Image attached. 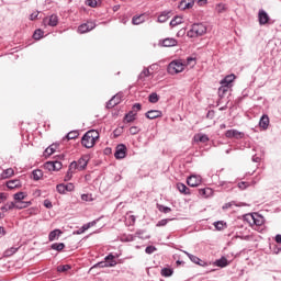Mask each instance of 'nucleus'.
Listing matches in <instances>:
<instances>
[{
	"label": "nucleus",
	"mask_w": 281,
	"mask_h": 281,
	"mask_svg": "<svg viewBox=\"0 0 281 281\" xmlns=\"http://www.w3.org/2000/svg\"><path fill=\"white\" fill-rule=\"evenodd\" d=\"M135 117H136L135 111H130V113H127L125 115V121L126 122H134Z\"/></svg>",
	"instance_id": "35"
},
{
	"label": "nucleus",
	"mask_w": 281,
	"mask_h": 281,
	"mask_svg": "<svg viewBox=\"0 0 281 281\" xmlns=\"http://www.w3.org/2000/svg\"><path fill=\"white\" fill-rule=\"evenodd\" d=\"M184 254H187V256L196 265H201V258H199V256H194V254H190L189 251H184Z\"/></svg>",
	"instance_id": "34"
},
{
	"label": "nucleus",
	"mask_w": 281,
	"mask_h": 281,
	"mask_svg": "<svg viewBox=\"0 0 281 281\" xmlns=\"http://www.w3.org/2000/svg\"><path fill=\"white\" fill-rule=\"evenodd\" d=\"M8 195L5 194V192H0V203H3L4 201H7Z\"/></svg>",
	"instance_id": "56"
},
{
	"label": "nucleus",
	"mask_w": 281,
	"mask_h": 281,
	"mask_svg": "<svg viewBox=\"0 0 281 281\" xmlns=\"http://www.w3.org/2000/svg\"><path fill=\"white\" fill-rule=\"evenodd\" d=\"M44 205H45V207H48V209L53 207V203H52V201H49V199L44 200Z\"/></svg>",
	"instance_id": "59"
},
{
	"label": "nucleus",
	"mask_w": 281,
	"mask_h": 281,
	"mask_svg": "<svg viewBox=\"0 0 281 281\" xmlns=\"http://www.w3.org/2000/svg\"><path fill=\"white\" fill-rule=\"evenodd\" d=\"M186 65L181 60H172L168 67V71L171 75L181 74L184 71Z\"/></svg>",
	"instance_id": "4"
},
{
	"label": "nucleus",
	"mask_w": 281,
	"mask_h": 281,
	"mask_svg": "<svg viewBox=\"0 0 281 281\" xmlns=\"http://www.w3.org/2000/svg\"><path fill=\"white\" fill-rule=\"evenodd\" d=\"M60 234H63L61 229H53L49 233L48 238L49 240H56L57 238H59Z\"/></svg>",
	"instance_id": "21"
},
{
	"label": "nucleus",
	"mask_w": 281,
	"mask_h": 281,
	"mask_svg": "<svg viewBox=\"0 0 281 281\" xmlns=\"http://www.w3.org/2000/svg\"><path fill=\"white\" fill-rule=\"evenodd\" d=\"M31 204H32L31 201H24V199H21L20 203H14V207L16 210H23L25 207H29V205Z\"/></svg>",
	"instance_id": "19"
},
{
	"label": "nucleus",
	"mask_w": 281,
	"mask_h": 281,
	"mask_svg": "<svg viewBox=\"0 0 281 281\" xmlns=\"http://www.w3.org/2000/svg\"><path fill=\"white\" fill-rule=\"evenodd\" d=\"M14 169L13 168H7V170H3L1 177L2 179H8L9 177H13Z\"/></svg>",
	"instance_id": "28"
},
{
	"label": "nucleus",
	"mask_w": 281,
	"mask_h": 281,
	"mask_svg": "<svg viewBox=\"0 0 281 281\" xmlns=\"http://www.w3.org/2000/svg\"><path fill=\"white\" fill-rule=\"evenodd\" d=\"M276 241H277V243H281V234H277V236H276Z\"/></svg>",
	"instance_id": "64"
},
{
	"label": "nucleus",
	"mask_w": 281,
	"mask_h": 281,
	"mask_svg": "<svg viewBox=\"0 0 281 281\" xmlns=\"http://www.w3.org/2000/svg\"><path fill=\"white\" fill-rule=\"evenodd\" d=\"M21 186L19 179H13L12 181L7 182V187L10 189L19 188Z\"/></svg>",
	"instance_id": "33"
},
{
	"label": "nucleus",
	"mask_w": 281,
	"mask_h": 281,
	"mask_svg": "<svg viewBox=\"0 0 281 281\" xmlns=\"http://www.w3.org/2000/svg\"><path fill=\"white\" fill-rule=\"evenodd\" d=\"M38 16V12H33L30 16L31 21H34L35 19H37Z\"/></svg>",
	"instance_id": "63"
},
{
	"label": "nucleus",
	"mask_w": 281,
	"mask_h": 281,
	"mask_svg": "<svg viewBox=\"0 0 281 281\" xmlns=\"http://www.w3.org/2000/svg\"><path fill=\"white\" fill-rule=\"evenodd\" d=\"M177 188L183 194H190V188H188V186H186V183H177Z\"/></svg>",
	"instance_id": "26"
},
{
	"label": "nucleus",
	"mask_w": 281,
	"mask_h": 281,
	"mask_svg": "<svg viewBox=\"0 0 281 281\" xmlns=\"http://www.w3.org/2000/svg\"><path fill=\"white\" fill-rule=\"evenodd\" d=\"M156 250L157 247H155V245H148V247H146V254H154Z\"/></svg>",
	"instance_id": "48"
},
{
	"label": "nucleus",
	"mask_w": 281,
	"mask_h": 281,
	"mask_svg": "<svg viewBox=\"0 0 281 281\" xmlns=\"http://www.w3.org/2000/svg\"><path fill=\"white\" fill-rule=\"evenodd\" d=\"M148 76H150L149 69H144V70L142 71V74H140V78L148 77Z\"/></svg>",
	"instance_id": "57"
},
{
	"label": "nucleus",
	"mask_w": 281,
	"mask_h": 281,
	"mask_svg": "<svg viewBox=\"0 0 281 281\" xmlns=\"http://www.w3.org/2000/svg\"><path fill=\"white\" fill-rule=\"evenodd\" d=\"M183 65H184V67L187 65L188 67L193 68L196 65V60H195V58L190 57V58H187V63H183Z\"/></svg>",
	"instance_id": "38"
},
{
	"label": "nucleus",
	"mask_w": 281,
	"mask_h": 281,
	"mask_svg": "<svg viewBox=\"0 0 281 281\" xmlns=\"http://www.w3.org/2000/svg\"><path fill=\"white\" fill-rule=\"evenodd\" d=\"M194 5V0H183L180 1V10H190Z\"/></svg>",
	"instance_id": "13"
},
{
	"label": "nucleus",
	"mask_w": 281,
	"mask_h": 281,
	"mask_svg": "<svg viewBox=\"0 0 281 281\" xmlns=\"http://www.w3.org/2000/svg\"><path fill=\"white\" fill-rule=\"evenodd\" d=\"M43 177L42 170H33V179L38 180Z\"/></svg>",
	"instance_id": "44"
},
{
	"label": "nucleus",
	"mask_w": 281,
	"mask_h": 281,
	"mask_svg": "<svg viewBox=\"0 0 281 281\" xmlns=\"http://www.w3.org/2000/svg\"><path fill=\"white\" fill-rule=\"evenodd\" d=\"M87 5L90 8H97L98 1L97 0H87Z\"/></svg>",
	"instance_id": "51"
},
{
	"label": "nucleus",
	"mask_w": 281,
	"mask_h": 281,
	"mask_svg": "<svg viewBox=\"0 0 281 281\" xmlns=\"http://www.w3.org/2000/svg\"><path fill=\"white\" fill-rule=\"evenodd\" d=\"M181 23H183L182 16H175L171 20L170 25H171V27H176L177 25H181Z\"/></svg>",
	"instance_id": "29"
},
{
	"label": "nucleus",
	"mask_w": 281,
	"mask_h": 281,
	"mask_svg": "<svg viewBox=\"0 0 281 281\" xmlns=\"http://www.w3.org/2000/svg\"><path fill=\"white\" fill-rule=\"evenodd\" d=\"M72 190H75L74 183H67V184H66V192H67V191H68V192H71Z\"/></svg>",
	"instance_id": "58"
},
{
	"label": "nucleus",
	"mask_w": 281,
	"mask_h": 281,
	"mask_svg": "<svg viewBox=\"0 0 281 281\" xmlns=\"http://www.w3.org/2000/svg\"><path fill=\"white\" fill-rule=\"evenodd\" d=\"M63 168L61 161H54V170H60Z\"/></svg>",
	"instance_id": "54"
},
{
	"label": "nucleus",
	"mask_w": 281,
	"mask_h": 281,
	"mask_svg": "<svg viewBox=\"0 0 281 281\" xmlns=\"http://www.w3.org/2000/svg\"><path fill=\"white\" fill-rule=\"evenodd\" d=\"M125 155H126L125 144H119V146H116V150H115L116 159H124Z\"/></svg>",
	"instance_id": "8"
},
{
	"label": "nucleus",
	"mask_w": 281,
	"mask_h": 281,
	"mask_svg": "<svg viewBox=\"0 0 281 281\" xmlns=\"http://www.w3.org/2000/svg\"><path fill=\"white\" fill-rule=\"evenodd\" d=\"M115 265H117L115 257L113 256V254H109V256H105V260H102L101 262H97L95 265H93L90 271H92V269H94L95 267H115Z\"/></svg>",
	"instance_id": "3"
},
{
	"label": "nucleus",
	"mask_w": 281,
	"mask_h": 281,
	"mask_svg": "<svg viewBox=\"0 0 281 281\" xmlns=\"http://www.w3.org/2000/svg\"><path fill=\"white\" fill-rule=\"evenodd\" d=\"M44 23H48L52 27L58 25V16L56 14H52L49 19H44Z\"/></svg>",
	"instance_id": "17"
},
{
	"label": "nucleus",
	"mask_w": 281,
	"mask_h": 281,
	"mask_svg": "<svg viewBox=\"0 0 281 281\" xmlns=\"http://www.w3.org/2000/svg\"><path fill=\"white\" fill-rule=\"evenodd\" d=\"M227 10L226 3H217V5H215V12H217V14H224Z\"/></svg>",
	"instance_id": "20"
},
{
	"label": "nucleus",
	"mask_w": 281,
	"mask_h": 281,
	"mask_svg": "<svg viewBox=\"0 0 281 281\" xmlns=\"http://www.w3.org/2000/svg\"><path fill=\"white\" fill-rule=\"evenodd\" d=\"M187 183L192 188H196V186H201L202 177L199 175H191L190 177H188Z\"/></svg>",
	"instance_id": "6"
},
{
	"label": "nucleus",
	"mask_w": 281,
	"mask_h": 281,
	"mask_svg": "<svg viewBox=\"0 0 281 281\" xmlns=\"http://www.w3.org/2000/svg\"><path fill=\"white\" fill-rule=\"evenodd\" d=\"M69 269H71V265H59L57 267V271H68Z\"/></svg>",
	"instance_id": "45"
},
{
	"label": "nucleus",
	"mask_w": 281,
	"mask_h": 281,
	"mask_svg": "<svg viewBox=\"0 0 281 281\" xmlns=\"http://www.w3.org/2000/svg\"><path fill=\"white\" fill-rule=\"evenodd\" d=\"M235 78H236L235 74L225 76L224 82H225L226 91H228V89L232 87V83L234 82Z\"/></svg>",
	"instance_id": "16"
},
{
	"label": "nucleus",
	"mask_w": 281,
	"mask_h": 281,
	"mask_svg": "<svg viewBox=\"0 0 281 281\" xmlns=\"http://www.w3.org/2000/svg\"><path fill=\"white\" fill-rule=\"evenodd\" d=\"M210 137H207V135L203 134V133H198L195 136H194V140L195 142H202V143H205V142H209Z\"/></svg>",
	"instance_id": "23"
},
{
	"label": "nucleus",
	"mask_w": 281,
	"mask_h": 281,
	"mask_svg": "<svg viewBox=\"0 0 281 281\" xmlns=\"http://www.w3.org/2000/svg\"><path fill=\"white\" fill-rule=\"evenodd\" d=\"M270 124V117L269 115H262L259 121V126L263 130H267Z\"/></svg>",
	"instance_id": "15"
},
{
	"label": "nucleus",
	"mask_w": 281,
	"mask_h": 281,
	"mask_svg": "<svg viewBox=\"0 0 281 281\" xmlns=\"http://www.w3.org/2000/svg\"><path fill=\"white\" fill-rule=\"evenodd\" d=\"M14 207H15L14 201H10L9 203H5L4 205H2L1 210L2 212H9V210H14Z\"/></svg>",
	"instance_id": "30"
},
{
	"label": "nucleus",
	"mask_w": 281,
	"mask_h": 281,
	"mask_svg": "<svg viewBox=\"0 0 281 281\" xmlns=\"http://www.w3.org/2000/svg\"><path fill=\"white\" fill-rule=\"evenodd\" d=\"M82 201H91V195L90 194H81Z\"/></svg>",
	"instance_id": "60"
},
{
	"label": "nucleus",
	"mask_w": 281,
	"mask_h": 281,
	"mask_svg": "<svg viewBox=\"0 0 281 281\" xmlns=\"http://www.w3.org/2000/svg\"><path fill=\"white\" fill-rule=\"evenodd\" d=\"M52 249H56L57 251H61L65 249V243H53Z\"/></svg>",
	"instance_id": "36"
},
{
	"label": "nucleus",
	"mask_w": 281,
	"mask_h": 281,
	"mask_svg": "<svg viewBox=\"0 0 281 281\" xmlns=\"http://www.w3.org/2000/svg\"><path fill=\"white\" fill-rule=\"evenodd\" d=\"M94 27H95V23L90 21L88 23H83L82 25H80L79 29H78V32L80 34H86L87 32H90L91 30H94Z\"/></svg>",
	"instance_id": "7"
},
{
	"label": "nucleus",
	"mask_w": 281,
	"mask_h": 281,
	"mask_svg": "<svg viewBox=\"0 0 281 281\" xmlns=\"http://www.w3.org/2000/svg\"><path fill=\"white\" fill-rule=\"evenodd\" d=\"M159 210L160 212H165V213L171 212V207H168L167 205H160Z\"/></svg>",
	"instance_id": "53"
},
{
	"label": "nucleus",
	"mask_w": 281,
	"mask_h": 281,
	"mask_svg": "<svg viewBox=\"0 0 281 281\" xmlns=\"http://www.w3.org/2000/svg\"><path fill=\"white\" fill-rule=\"evenodd\" d=\"M100 135L98 133V131H88L82 139H81V144L86 147V148H92L97 142V139H99Z\"/></svg>",
	"instance_id": "2"
},
{
	"label": "nucleus",
	"mask_w": 281,
	"mask_h": 281,
	"mask_svg": "<svg viewBox=\"0 0 281 281\" xmlns=\"http://www.w3.org/2000/svg\"><path fill=\"white\" fill-rule=\"evenodd\" d=\"M215 265H217V267H227L228 260L225 258V256H222V258L215 260Z\"/></svg>",
	"instance_id": "27"
},
{
	"label": "nucleus",
	"mask_w": 281,
	"mask_h": 281,
	"mask_svg": "<svg viewBox=\"0 0 281 281\" xmlns=\"http://www.w3.org/2000/svg\"><path fill=\"white\" fill-rule=\"evenodd\" d=\"M173 271L172 269H169L167 267H165L164 269H161V274L162 276H166V277H169V276H172Z\"/></svg>",
	"instance_id": "41"
},
{
	"label": "nucleus",
	"mask_w": 281,
	"mask_h": 281,
	"mask_svg": "<svg viewBox=\"0 0 281 281\" xmlns=\"http://www.w3.org/2000/svg\"><path fill=\"white\" fill-rule=\"evenodd\" d=\"M214 225L216 229H224L226 223L224 221H215Z\"/></svg>",
	"instance_id": "42"
},
{
	"label": "nucleus",
	"mask_w": 281,
	"mask_h": 281,
	"mask_svg": "<svg viewBox=\"0 0 281 281\" xmlns=\"http://www.w3.org/2000/svg\"><path fill=\"white\" fill-rule=\"evenodd\" d=\"M258 19L260 25H266L269 22L270 16L267 12H265V10H259Z\"/></svg>",
	"instance_id": "12"
},
{
	"label": "nucleus",
	"mask_w": 281,
	"mask_h": 281,
	"mask_svg": "<svg viewBox=\"0 0 281 281\" xmlns=\"http://www.w3.org/2000/svg\"><path fill=\"white\" fill-rule=\"evenodd\" d=\"M218 93L222 98L227 93V87H226L225 78L223 80H221V87L218 89Z\"/></svg>",
	"instance_id": "24"
},
{
	"label": "nucleus",
	"mask_w": 281,
	"mask_h": 281,
	"mask_svg": "<svg viewBox=\"0 0 281 281\" xmlns=\"http://www.w3.org/2000/svg\"><path fill=\"white\" fill-rule=\"evenodd\" d=\"M158 100H159L158 93H150L149 102H153L155 104L156 102H158Z\"/></svg>",
	"instance_id": "43"
},
{
	"label": "nucleus",
	"mask_w": 281,
	"mask_h": 281,
	"mask_svg": "<svg viewBox=\"0 0 281 281\" xmlns=\"http://www.w3.org/2000/svg\"><path fill=\"white\" fill-rule=\"evenodd\" d=\"M50 155H53V149L52 146H48V148L45 149L44 156L50 157Z\"/></svg>",
	"instance_id": "55"
},
{
	"label": "nucleus",
	"mask_w": 281,
	"mask_h": 281,
	"mask_svg": "<svg viewBox=\"0 0 281 281\" xmlns=\"http://www.w3.org/2000/svg\"><path fill=\"white\" fill-rule=\"evenodd\" d=\"M120 102V98L119 95H114L109 102H108V106H115V104H119Z\"/></svg>",
	"instance_id": "37"
},
{
	"label": "nucleus",
	"mask_w": 281,
	"mask_h": 281,
	"mask_svg": "<svg viewBox=\"0 0 281 281\" xmlns=\"http://www.w3.org/2000/svg\"><path fill=\"white\" fill-rule=\"evenodd\" d=\"M168 19H170V12H162V13L158 16V22H159V23H166V21H168Z\"/></svg>",
	"instance_id": "31"
},
{
	"label": "nucleus",
	"mask_w": 281,
	"mask_h": 281,
	"mask_svg": "<svg viewBox=\"0 0 281 281\" xmlns=\"http://www.w3.org/2000/svg\"><path fill=\"white\" fill-rule=\"evenodd\" d=\"M26 193L25 192H15V194H13V203H21L22 199H25Z\"/></svg>",
	"instance_id": "22"
},
{
	"label": "nucleus",
	"mask_w": 281,
	"mask_h": 281,
	"mask_svg": "<svg viewBox=\"0 0 281 281\" xmlns=\"http://www.w3.org/2000/svg\"><path fill=\"white\" fill-rule=\"evenodd\" d=\"M225 135L226 137H235L236 139L244 137V133H241L240 131H237L236 128H231L226 131Z\"/></svg>",
	"instance_id": "11"
},
{
	"label": "nucleus",
	"mask_w": 281,
	"mask_h": 281,
	"mask_svg": "<svg viewBox=\"0 0 281 281\" xmlns=\"http://www.w3.org/2000/svg\"><path fill=\"white\" fill-rule=\"evenodd\" d=\"M207 34V26L204 23H193L191 30L187 32V36L190 38H196L198 36H204Z\"/></svg>",
	"instance_id": "1"
},
{
	"label": "nucleus",
	"mask_w": 281,
	"mask_h": 281,
	"mask_svg": "<svg viewBox=\"0 0 281 281\" xmlns=\"http://www.w3.org/2000/svg\"><path fill=\"white\" fill-rule=\"evenodd\" d=\"M91 225H94V223H88L87 225H83L81 232H86V229H89Z\"/></svg>",
	"instance_id": "62"
},
{
	"label": "nucleus",
	"mask_w": 281,
	"mask_h": 281,
	"mask_svg": "<svg viewBox=\"0 0 281 281\" xmlns=\"http://www.w3.org/2000/svg\"><path fill=\"white\" fill-rule=\"evenodd\" d=\"M200 194H202V196H211L213 194V190L212 188H201Z\"/></svg>",
	"instance_id": "32"
},
{
	"label": "nucleus",
	"mask_w": 281,
	"mask_h": 281,
	"mask_svg": "<svg viewBox=\"0 0 281 281\" xmlns=\"http://www.w3.org/2000/svg\"><path fill=\"white\" fill-rule=\"evenodd\" d=\"M43 30H35L33 38H35V41H40L41 38H43Z\"/></svg>",
	"instance_id": "39"
},
{
	"label": "nucleus",
	"mask_w": 281,
	"mask_h": 281,
	"mask_svg": "<svg viewBox=\"0 0 281 281\" xmlns=\"http://www.w3.org/2000/svg\"><path fill=\"white\" fill-rule=\"evenodd\" d=\"M89 164V155H83V157H80V159L77 162V169L78 170H85Z\"/></svg>",
	"instance_id": "10"
},
{
	"label": "nucleus",
	"mask_w": 281,
	"mask_h": 281,
	"mask_svg": "<svg viewBox=\"0 0 281 281\" xmlns=\"http://www.w3.org/2000/svg\"><path fill=\"white\" fill-rule=\"evenodd\" d=\"M18 251V247H11L10 249H7L4 251L5 256H12L13 254H15Z\"/></svg>",
	"instance_id": "46"
},
{
	"label": "nucleus",
	"mask_w": 281,
	"mask_h": 281,
	"mask_svg": "<svg viewBox=\"0 0 281 281\" xmlns=\"http://www.w3.org/2000/svg\"><path fill=\"white\" fill-rule=\"evenodd\" d=\"M78 169V161H71L69 168H68V172L65 176V181H70L71 177H74V172L75 170Z\"/></svg>",
	"instance_id": "9"
},
{
	"label": "nucleus",
	"mask_w": 281,
	"mask_h": 281,
	"mask_svg": "<svg viewBox=\"0 0 281 281\" xmlns=\"http://www.w3.org/2000/svg\"><path fill=\"white\" fill-rule=\"evenodd\" d=\"M162 116V111L159 110H151V111H147L146 113V117H148L149 120H156V117H161Z\"/></svg>",
	"instance_id": "14"
},
{
	"label": "nucleus",
	"mask_w": 281,
	"mask_h": 281,
	"mask_svg": "<svg viewBox=\"0 0 281 281\" xmlns=\"http://www.w3.org/2000/svg\"><path fill=\"white\" fill-rule=\"evenodd\" d=\"M145 22L144 14H139V16H133L132 23L133 25H140Z\"/></svg>",
	"instance_id": "25"
},
{
	"label": "nucleus",
	"mask_w": 281,
	"mask_h": 281,
	"mask_svg": "<svg viewBox=\"0 0 281 281\" xmlns=\"http://www.w3.org/2000/svg\"><path fill=\"white\" fill-rule=\"evenodd\" d=\"M245 221H247L249 225H262L263 216H261L260 214H246Z\"/></svg>",
	"instance_id": "5"
},
{
	"label": "nucleus",
	"mask_w": 281,
	"mask_h": 281,
	"mask_svg": "<svg viewBox=\"0 0 281 281\" xmlns=\"http://www.w3.org/2000/svg\"><path fill=\"white\" fill-rule=\"evenodd\" d=\"M238 188L245 190L247 188V183L245 181H241L240 183H238Z\"/></svg>",
	"instance_id": "61"
},
{
	"label": "nucleus",
	"mask_w": 281,
	"mask_h": 281,
	"mask_svg": "<svg viewBox=\"0 0 281 281\" xmlns=\"http://www.w3.org/2000/svg\"><path fill=\"white\" fill-rule=\"evenodd\" d=\"M57 192H59V194H66L67 188H66L65 183H59L57 186Z\"/></svg>",
	"instance_id": "40"
},
{
	"label": "nucleus",
	"mask_w": 281,
	"mask_h": 281,
	"mask_svg": "<svg viewBox=\"0 0 281 281\" xmlns=\"http://www.w3.org/2000/svg\"><path fill=\"white\" fill-rule=\"evenodd\" d=\"M169 218H161V221H158L157 227H161L164 225H167Z\"/></svg>",
	"instance_id": "52"
},
{
	"label": "nucleus",
	"mask_w": 281,
	"mask_h": 281,
	"mask_svg": "<svg viewBox=\"0 0 281 281\" xmlns=\"http://www.w3.org/2000/svg\"><path fill=\"white\" fill-rule=\"evenodd\" d=\"M122 240L125 243L134 240L133 234H128V236H122Z\"/></svg>",
	"instance_id": "50"
},
{
	"label": "nucleus",
	"mask_w": 281,
	"mask_h": 281,
	"mask_svg": "<svg viewBox=\"0 0 281 281\" xmlns=\"http://www.w3.org/2000/svg\"><path fill=\"white\" fill-rule=\"evenodd\" d=\"M45 168L47 170H55V161H46Z\"/></svg>",
	"instance_id": "47"
},
{
	"label": "nucleus",
	"mask_w": 281,
	"mask_h": 281,
	"mask_svg": "<svg viewBox=\"0 0 281 281\" xmlns=\"http://www.w3.org/2000/svg\"><path fill=\"white\" fill-rule=\"evenodd\" d=\"M140 128H138V126H131L130 128V133L131 135H137V133H139Z\"/></svg>",
	"instance_id": "49"
},
{
	"label": "nucleus",
	"mask_w": 281,
	"mask_h": 281,
	"mask_svg": "<svg viewBox=\"0 0 281 281\" xmlns=\"http://www.w3.org/2000/svg\"><path fill=\"white\" fill-rule=\"evenodd\" d=\"M162 45L164 47H175L178 45V41L176 38H165Z\"/></svg>",
	"instance_id": "18"
}]
</instances>
